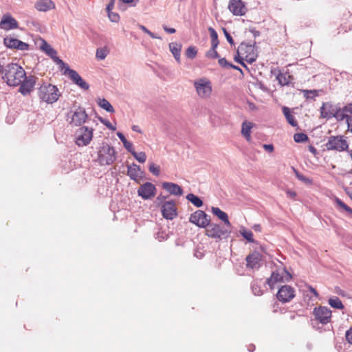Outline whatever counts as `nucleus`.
Returning <instances> with one entry per match:
<instances>
[{"label": "nucleus", "instance_id": "obj_1", "mask_svg": "<svg viewBox=\"0 0 352 352\" xmlns=\"http://www.w3.org/2000/svg\"><path fill=\"white\" fill-rule=\"evenodd\" d=\"M3 72L2 79L10 87L19 86L26 76L24 69L14 63H8L3 67Z\"/></svg>", "mask_w": 352, "mask_h": 352}, {"label": "nucleus", "instance_id": "obj_2", "mask_svg": "<svg viewBox=\"0 0 352 352\" xmlns=\"http://www.w3.org/2000/svg\"><path fill=\"white\" fill-rule=\"evenodd\" d=\"M72 120L70 124L74 126H81L82 124H85L80 129L84 132H94L96 130L95 128L98 125V123L95 120L88 119V116L84 108L78 107L74 111H71Z\"/></svg>", "mask_w": 352, "mask_h": 352}, {"label": "nucleus", "instance_id": "obj_3", "mask_svg": "<svg viewBox=\"0 0 352 352\" xmlns=\"http://www.w3.org/2000/svg\"><path fill=\"white\" fill-rule=\"evenodd\" d=\"M60 96L57 87L48 82H43L38 89V98L47 104L56 102Z\"/></svg>", "mask_w": 352, "mask_h": 352}, {"label": "nucleus", "instance_id": "obj_4", "mask_svg": "<svg viewBox=\"0 0 352 352\" xmlns=\"http://www.w3.org/2000/svg\"><path fill=\"white\" fill-rule=\"evenodd\" d=\"M117 158L114 148L102 142L98 151V162L100 166L111 165Z\"/></svg>", "mask_w": 352, "mask_h": 352}, {"label": "nucleus", "instance_id": "obj_5", "mask_svg": "<svg viewBox=\"0 0 352 352\" xmlns=\"http://www.w3.org/2000/svg\"><path fill=\"white\" fill-rule=\"evenodd\" d=\"M206 228V235L212 239L228 238L231 233V228L226 227V226H221L217 223H209Z\"/></svg>", "mask_w": 352, "mask_h": 352}, {"label": "nucleus", "instance_id": "obj_6", "mask_svg": "<svg viewBox=\"0 0 352 352\" xmlns=\"http://www.w3.org/2000/svg\"><path fill=\"white\" fill-rule=\"evenodd\" d=\"M325 146L327 150H335L339 152L346 151L349 148L346 140L342 135L330 137Z\"/></svg>", "mask_w": 352, "mask_h": 352}, {"label": "nucleus", "instance_id": "obj_7", "mask_svg": "<svg viewBox=\"0 0 352 352\" xmlns=\"http://www.w3.org/2000/svg\"><path fill=\"white\" fill-rule=\"evenodd\" d=\"M194 86L198 96L202 98H208L212 92V86L210 80L206 78H200L195 81Z\"/></svg>", "mask_w": 352, "mask_h": 352}, {"label": "nucleus", "instance_id": "obj_8", "mask_svg": "<svg viewBox=\"0 0 352 352\" xmlns=\"http://www.w3.org/2000/svg\"><path fill=\"white\" fill-rule=\"evenodd\" d=\"M61 70L63 71V74H67L70 79L78 86H79L81 89L84 90H87L89 88V85L87 82H86L81 76L74 69L69 68L67 64L65 63V66H62L60 67Z\"/></svg>", "mask_w": 352, "mask_h": 352}, {"label": "nucleus", "instance_id": "obj_9", "mask_svg": "<svg viewBox=\"0 0 352 352\" xmlns=\"http://www.w3.org/2000/svg\"><path fill=\"white\" fill-rule=\"evenodd\" d=\"M256 42L252 44L241 43L238 47L237 53L245 54V60L249 63H252L256 60L257 54L255 50Z\"/></svg>", "mask_w": 352, "mask_h": 352}, {"label": "nucleus", "instance_id": "obj_10", "mask_svg": "<svg viewBox=\"0 0 352 352\" xmlns=\"http://www.w3.org/2000/svg\"><path fill=\"white\" fill-rule=\"evenodd\" d=\"M189 221L199 228H206L210 222V217L204 211L198 210L190 214Z\"/></svg>", "mask_w": 352, "mask_h": 352}, {"label": "nucleus", "instance_id": "obj_11", "mask_svg": "<svg viewBox=\"0 0 352 352\" xmlns=\"http://www.w3.org/2000/svg\"><path fill=\"white\" fill-rule=\"evenodd\" d=\"M313 315L316 320L322 324H327L330 322L331 311L326 307L320 306L314 309Z\"/></svg>", "mask_w": 352, "mask_h": 352}, {"label": "nucleus", "instance_id": "obj_12", "mask_svg": "<svg viewBox=\"0 0 352 352\" xmlns=\"http://www.w3.org/2000/svg\"><path fill=\"white\" fill-rule=\"evenodd\" d=\"M162 217L168 220H173L177 216L175 202L173 200L164 201L161 206Z\"/></svg>", "mask_w": 352, "mask_h": 352}, {"label": "nucleus", "instance_id": "obj_13", "mask_svg": "<svg viewBox=\"0 0 352 352\" xmlns=\"http://www.w3.org/2000/svg\"><path fill=\"white\" fill-rule=\"evenodd\" d=\"M37 77L33 75L25 76V78L23 79V82L20 84L19 91L23 96H28L33 91L34 86L36 82Z\"/></svg>", "mask_w": 352, "mask_h": 352}, {"label": "nucleus", "instance_id": "obj_14", "mask_svg": "<svg viewBox=\"0 0 352 352\" xmlns=\"http://www.w3.org/2000/svg\"><path fill=\"white\" fill-rule=\"evenodd\" d=\"M228 9L234 16H244L248 11L245 3L242 0H229Z\"/></svg>", "mask_w": 352, "mask_h": 352}, {"label": "nucleus", "instance_id": "obj_15", "mask_svg": "<svg viewBox=\"0 0 352 352\" xmlns=\"http://www.w3.org/2000/svg\"><path fill=\"white\" fill-rule=\"evenodd\" d=\"M295 296L294 289L289 285H283L279 288L276 297L278 300L283 303L289 302Z\"/></svg>", "mask_w": 352, "mask_h": 352}, {"label": "nucleus", "instance_id": "obj_16", "mask_svg": "<svg viewBox=\"0 0 352 352\" xmlns=\"http://www.w3.org/2000/svg\"><path fill=\"white\" fill-rule=\"evenodd\" d=\"M156 192V188L154 184L151 182H146L141 185L138 190V195L141 197L143 199L147 200L155 197Z\"/></svg>", "mask_w": 352, "mask_h": 352}, {"label": "nucleus", "instance_id": "obj_17", "mask_svg": "<svg viewBox=\"0 0 352 352\" xmlns=\"http://www.w3.org/2000/svg\"><path fill=\"white\" fill-rule=\"evenodd\" d=\"M41 49L45 52L56 63L59 67L65 65V63L57 56V52L53 49L45 40H42L41 45Z\"/></svg>", "mask_w": 352, "mask_h": 352}, {"label": "nucleus", "instance_id": "obj_18", "mask_svg": "<svg viewBox=\"0 0 352 352\" xmlns=\"http://www.w3.org/2000/svg\"><path fill=\"white\" fill-rule=\"evenodd\" d=\"M3 43L7 47L10 49H17L25 51L28 50L29 48V45L28 43L8 36L4 38Z\"/></svg>", "mask_w": 352, "mask_h": 352}, {"label": "nucleus", "instance_id": "obj_19", "mask_svg": "<svg viewBox=\"0 0 352 352\" xmlns=\"http://www.w3.org/2000/svg\"><path fill=\"white\" fill-rule=\"evenodd\" d=\"M338 106L333 104L331 102H323L320 109L321 117L327 119L333 118Z\"/></svg>", "mask_w": 352, "mask_h": 352}, {"label": "nucleus", "instance_id": "obj_20", "mask_svg": "<svg viewBox=\"0 0 352 352\" xmlns=\"http://www.w3.org/2000/svg\"><path fill=\"white\" fill-rule=\"evenodd\" d=\"M247 267L252 270H257L261 266L262 255L258 252H254L246 257Z\"/></svg>", "mask_w": 352, "mask_h": 352}, {"label": "nucleus", "instance_id": "obj_21", "mask_svg": "<svg viewBox=\"0 0 352 352\" xmlns=\"http://www.w3.org/2000/svg\"><path fill=\"white\" fill-rule=\"evenodd\" d=\"M1 28L9 30L18 28L17 21L10 15H4L0 23Z\"/></svg>", "mask_w": 352, "mask_h": 352}, {"label": "nucleus", "instance_id": "obj_22", "mask_svg": "<svg viewBox=\"0 0 352 352\" xmlns=\"http://www.w3.org/2000/svg\"><path fill=\"white\" fill-rule=\"evenodd\" d=\"M162 188L170 195L180 196L183 194V190L181 186L173 182L162 183Z\"/></svg>", "mask_w": 352, "mask_h": 352}, {"label": "nucleus", "instance_id": "obj_23", "mask_svg": "<svg viewBox=\"0 0 352 352\" xmlns=\"http://www.w3.org/2000/svg\"><path fill=\"white\" fill-rule=\"evenodd\" d=\"M35 8L41 12H47L55 8V4L52 0H39L35 4Z\"/></svg>", "mask_w": 352, "mask_h": 352}, {"label": "nucleus", "instance_id": "obj_24", "mask_svg": "<svg viewBox=\"0 0 352 352\" xmlns=\"http://www.w3.org/2000/svg\"><path fill=\"white\" fill-rule=\"evenodd\" d=\"M140 173H142L140 166L135 163L127 166V175L131 179L137 181L138 177L140 176Z\"/></svg>", "mask_w": 352, "mask_h": 352}, {"label": "nucleus", "instance_id": "obj_25", "mask_svg": "<svg viewBox=\"0 0 352 352\" xmlns=\"http://www.w3.org/2000/svg\"><path fill=\"white\" fill-rule=\"evenodd\" d=\"M212 212L214 215L217 216L220 220L224 222L225 226L228 228H231V223L228 219L227 213L222 211L217 207H212Z\"/></svg>", "mask_w": 352, "mask_h": 352}, {"label": "nucleus", "instance_id": "obj_26", "mask_svg": "<svg viewBox=\"0 0 352 352\" xmlns=\"http://www.w3.org/2000/svg\"><path fill=\"white\" fill-rule=\"evenodd\" d=\"M283 281V276L277 271L273 272L270 278H267L265 283L269 285L270 289L274 288L275 284Z\"/></svg>", "mask_w": 352, "mask_h": 352}, {"label": "nucleus", "instance_id": "obj_27", "mask_svg": "<svg viewBox=\"0 0 352 352\" xmlns=\"http://www.w3.org/2000/svg\"><path fill=\"white\" fill-rule=\"evenodd\" d=\"M93 133H80L75 139L76 144L79 146H87L92 140Z\"/></svg>", "mask_w": 352, "mask_h": 352}, {"label": "nucleus", "instance_id": "obj_28", "mask_svg": "<svg viewBox=\"0 0 352 352\" xmlns=\"http://www.w3.org/2000/svg\"><path fill=\"white\" fill-rule=\"evenodd\" d=\"M182 44L177 42H172L169 43V49L173 54L174 58L177 63H180V53L182 50Z\"/></svg>", "mask_w": 352, "mask_h": 352}, {"label": "nucleus", "instance_id": "obj_29", "mask_svg": "<svg viewBox=\"0 0 352 352\" xmlns=\"http://www.w3.org/2000/svg\"><path fill=\"white\" fill-rule=\"evenodd\" d=\"M283 113L287 121V122L291 124L292 126H297L298 122L296 120L294 116L293 115L292 111L289 107H283L282 108Z\"/></svg>", "mask_w": 352, "mask_h": 352}, {"label": "nucleus", "instance_id": "obj_30", "mask_svg": "<svg viewBox=\"0 0 352 352\" xmlns=\"http://www.w3.org/2000/svg\"><path fill=\"white\" fill-rule=\"evenodd\" d=\"M186 199L188 200L190 202H191L195 206L197 207V208H199V207H201L204 204V202L203 201L201 200V199L192 194V193H189L186 195Z\"/></svg>", "mask_w": 352, "mask_h": 352}, {"label": "nucleus", "instance_id": "obj_31", "mask_svg": "<svg viewBox=\"0 0 352 352\" xmlns=\"http://www.w3.org/2000/svg\"><path fill=\"white\" fill-rule=\"evenodd\" d=\"M98 103L101 108L104 109L107 112L112 113L114 111V109L111 103L105 98H99Z\"/></svg>", "mask_w": 352, "mask_h": 352}, {"label": "nucleus", "instance_id": "obj_32", "mask_svg": "<svg viewBox=\"0 0 352 352\" xmlns=\"http://www.w3.org/2000/svg\"><path fill=\"white\" fill-rule=\"evenodd\" d=\"M329 304L331 307L338 309H343L344 307L342 301L340 300L338 297L336 296L333 298H330L329 299Z\"/></svg>", "mask_w": 352, "mask_h": 352}, {"label": "nucleus", "instance_id": "obj_33", "mask_svg": "<svg viewBox=\"0 0 352 352\" xmlns=\"http://www.w3.org/2000/svg\"><path fill=\"white\" fill-rule=\"evenodd\" d=\"M333 117L338 121H344L345 119L346 120L347 118H349L350 116H348L342 108L338 106V109Z\"/></svg>", "mask_w": 352, "mask_h": 352}, {"label": "nucleus", "instance_id": "obj_34", "mask_svg": "<svg viewBox=\"0 0 352 352\" xmlns=\"http://www.w3.org/2000/svg\"><path fill=\"white\" fill-rule=\"evenodd\" d=\"M116 134L118 135V136L120 138V140L122 141L124 147L129 152L131 151V150H133L134 148L133 146V144L131 142H129V141H128L126 140V138H125L124 133H116Z\"/></svg>", "mask_w": 352, "mask_h": 352}, {"label": "nucleus", "instance_id": "obj_35", "mask_svg": "<svg viewBox=\"0 0 352 352\" xmlns=\"http://www.w3.org/2000/svg\"><path fill=\"white\" fill-rule=\"evenodd\" d=\"M208 30L210 33L211 38V46L218 47L219 45V40H218V34L215 30L211 27L208 28Z\"/></svg>", "mask_w": 352, "mask_h": 352}, {"label": "nucleus", "instance_id": "obj_36", "mask_svg": "<svg viewBox=\"0 0 352 352\" xmlns=\"http://www.w3.org/2000/svg\"><path fill=\"white\" fill-rule=\"evenodd\" d=\"M129 153H131V154L134 157V158L140 163H144L146 160V155L144 152L138 153L133 148Z\"/></svg>", "mask_w": 352, "mask_h": 352}, {"label": "nucleus", "instance_id": "obj_37", "mask_svg": "<svg viewBox=\"0 0 352 352\" xmlns=\"http://www.w3.org/2000/svg\"><path fill=\"white\" fill-rule=\"evenodd\" d=\"M239 232L250 243H253L254 241L253 239V233L252 231L248 230L245 228H242Z\"/></svg>", "mask_w": 352, "mask_h": 352}, {"label": "nucleus", "instance_id": "obj_38", "mask_svg": "<svg viewBox=\"0 0 352 352\" xmlns=\"http://www.w3.org/2000/svg\"><path fill=\"white\" fill-rule=\"evenodd\" d=\"M251 288L255 296H261L263 294L261 284H259L258 281H253L251 285Z\"/></svg>", "mask_w": 352, "mask_h": 352}, {"label": "nucleus", "instance_id": "obj_39", "mask_svg": "<svg viewBox=\"0 0 352 352\" xmlns=\"http://www.w3.org/2000/svg\"><path fill=\"white\" fill-rule=\"evenodd\" d=\"M289 76H287L285 74L279 73L276 76V79L278 80L279 84L282 86L288 85L289 83Z\"/></svg>", "mask_w": 352, "mask_h": 352}, {"label": "nucleus", "instance_id": "obj_40", "mask_svg": "<svg viewBox=\"0 0 352 352\" xmlns=\"http://www.w3.org/2000/svg\"><path fill=\"white\" fill-rule=\"evenodd\" d=\"M335 202L336 204L340 206L341 208L344 210L346 212L352 215V208L348 206L345 203H344L340 199L336 197Z\"/></svg>", "mask_w": 352, "mask_h": 352}, {"label": "nucleus", "instance_id": "obj_41", "mask_svg": "<svg viewBox=\"0 0 352 352\" xmlns=\"http://www.w3.org/2000/svg\"><path fill=\"white\" fill-rule=\"evenodd\" d=\"M217 47L211 46V48L206 52V56L208 58L216 59L219 58V55L216 49Z\"/></svg>", "mask_w": 352, "mask_h": 352}, {"label": "nucleus", "instance_id": "obj_42", "mask_svg": "<svg viewBox=\"0 0 352 352\" xmlns=\"http://www.w3.org/2000/svg\"><path fill=\"white\" fill-rule=\"evenodd\" d=\"M294 140L296 142H304L308 140L307 133H294Z\"/></svg>", "mask_w": 352, "mask_h": 352}, {"label": "nucleus", "instance_id": "obj_43", "mask_svg": "<svg viewBox=\"0 0 352 352\" xmlns=\"http://www.w3.org/2000/svg\"><path fill=\"white\" fill-rule=\"evenodd\" d=\"M197 51L194 46H190L186 51V56L190 59H193L197 55Z\"/></svg>", "mask_w": 352, "mask_h": 352}, {"label": "nucleus", "instance_id": "obj_44", "mask_svg": "<svg viewBox=\"0 0 352 352\" xmlns=\"http://www.w3.org/2000/svg\"><path fill=\"white\" fill-rule=\"evenodd\" d=\"M294 172H295V175H296V177H297L299 180H300V181H302V182H303L304 183L307 184H311L312 180H311L310 178L307 177H305V175H302L301 173H300L298 171H297V170H296V169H294Z\"/></svg>", "mask_w": 352, "mask_h": 352}, {"label": "nucleus", "instance_id": "obj_45", "mask_svg": "<svg viewBox=\"0 0 352 352\" xmlns=\"http://www.w3.org/2000/svg\"><path fill=\"white\" fill-rule=\"evenodd\" d=\"M107 56V50L105 48H98L96 50V56L99 60H104Z\"/></svg>", "mask_w": 352, "mask_h": 352}, {"label": "nucleus", "instance_id": "obj_46", "mask_svg": "<svg viewBox=\"0 0 352 352\" xmlns=\"http://www.w3.org/2000/svg\"><path fill=\"white\" fill-rule=\"evenodd\" d=\"M98 119L104 125H105L107 127L108 129L111 131L116 130V123L113 124L110 122L108 120L102 118H98Z\"/></svg>", "mask_w": 352, "mask_h": 352}, {"label": "nucleus", "instance_id": "obj_47", "mask_svg": "<svg viewBox=\"0 0 352 352\" xmlns=\"http://www.w3.org/2000/svg\"><path fill=\"white\" fill-rule=\"evenodd\" d=\"M149 171L154 175L158 176L160 173V168L159 166L155 165L154 163L151 162L148 167Z\"/></svg>", "mask_w": 352, "mask_h": 352}, {"label": "nucleus", "instance_id": "obj_48", "mask_svg": "<svg viewBox=\"0 0 352 352\" xmlns=\"http://www.w3.org/2000/svg\"><path fill=\"white\" fill-rule=\"evenodd\" d=\"M318 96V91L316 89L305 91V96L307 99H314Z\"/></svg>", "mask_w": 352, "mask_h": 352}, {"label": "nucleus", "instance_id": "obj_49", "mask_svg": "<svg viewBox=\"0 0 352 352\" xmlns=\"http://www.w3.org/2000/svg\"><path fill=\"white\" fill-rule=\"evenodd\" d=\"M109 20L113 23H118L120 20V16L116 12H107Z\"/></svg>", "mask_w": 352, "mask_h": 352}, {"label": "nucleus", "instance_id": "obj_50", "mask_svg": "<svg viewBox=\"0 0 352 352\" xmlns=\"http://www.w3.org/2000/svg\"><path fill=\"white\" fill-rule=\"evenodd\" d=\"M252 128V123L249 122H243L241 132H250Z\"/></svg>", "mask_w": 352, "mask_h": 352}, {"label": "nucleus", "instance_id": "obj_51", "mask_svg": "<svg viewBox=\"0 0 352 352\" xmlns=\"http://www.w3.org/2000/svg\"><path fill=\"white\" fill-rule=\"evenodd\" d=\"M223 33H224V35L228 41V42L231 45H234V40L232 38V37L230 36V34L228 32V31L226 30V28H223Z\"/></svg>", "mask_w": 352, "mask_h": 352}, {"label": "nucleus", "instance_id": "obj_52", "mask_svg": "<svg viewBox=\"0 0 352 352\" xmlns=\"http://www.w3.org/2000/svg\"><path fill=\"white\" fill-rule=\"evenodd\" d=\"M168 236V235L167 234H166L164 232L160 231L156 234V239H157L160 241H161L167 239Z\"/></svg>", "mask_w": 352, "mask_h": 352}, {"label": "nucleus", "instance_id": "obj_53", "mask_svg": "<svg viewBox=\"0 0 352 352\" xmlns=\"http://www.w3.org/2000/svg\"><path fill=\"white\" fill-rule=\"evenodd\" d=\"M218 62H219V65L223 67L228 68L229 65H230V63H228L225 58H219Z\"/></svg>", "mask_w": 352, "mask_h": 352}, {"label": "nucleus", "instance_id": "obj_54", "mask_svg": "<svg viewBox=\"0 0 352 352\" xmlns=\"http://www.w3.org/2000/svg\"><path fill=\"white\" fill-rule=\"evenodd\" d=\"M345 123L347 124L348 129L346 132L351 131L352 132V116H350L349 118H347Z\"/></svg>", "mask_w": 352, "mask_h": 352}, {"label": "nucleus", "instance_id": "obj_55", "mask_svg": "<svg viewBox=\"0 0 352 352\" xmlns=\"http://www.w3.org/2000/svg\"><path fill=\"white\" fill-rule=\"evenodd\" d=\"M346 339L350 344H352V328L346 331Z\"/></svg>", "mask_w": 352, "mask_h": 352}, {"label": "nucleus", "instance_id": "obj_56", "mask_svg": "<svg viewBox=\"0 0 352 352\" xmlns=\"http://www.w3.org/2000/svg\"><path fill=\"white\" fill-rule=\"evenodd\" d=\"M240 54H238L234 56V60L241 64L242 66L247 67L246 65L243 63V59L239 56Z\"/></svg>", "mask_w": 352, "mask_h": 352}, {"label": "nucleus", "instance_id": "obj_57", "mask_svg": "<svg viewBox=\"0 0 352 352\" xmlns=\"http://www.w3.org/2000/svg\"><path fill=\"white\" fill-rule=\"evenodd\" d=\"M263 147L266 151H267L269 153H272L274 151V146L272 144H265L263 145Z\"/></svg>", "mask_w": 352, "mask_h": 352}, {"label": "nucleus", "instance_id": "obj_58", "mask_svg": "<svg viewBox=\"0 0 352 352\" xmlns=\"http://www.w3.org/2000/svg\"><path fill=\"white\" fill-rule=\"evenodd\" d=\"M115 1H112L111 0H110V2L108 3L106 8L107 12H109L113 10V8H114Z\"/></svg>", "mask_w": 352, "mask_h": 352}, {"label": "nucleus", "instance_id": "obj_59", "mask_svg": "<svg viewBox=\"0 0 352 352\" xmlns=\"http://www.w3.org/2000/svg\"><path fill=\"white\" fill-rule=\"evenodd\" d=\"M342 109L346 112V113H349L352 114V102L348 104L347 105L344 107Z\"/></svg>", "mask_w": 352, "mask_h": 352}, {"label": "nucleus", "instance_id": "obj_60", "mask_svg": "<svg viewBox=\"0 0 352 352\" xmlns=\"http://www.w3.org/2000/svg\"><path fill=\"white\" fill-rule=\"evenodd\" d=\"M163 29H164V30L166 32H167V33H168V34H174V33L176 32V30H175V28H168V27H167V26H166V25H163Z\"/></svg>", "mask_w": 352, "mask_h": 352}, {"label": "nucleus", "instance_id": "obj_61", "mask_svg": "<svg viewBox=\"0 0 352 352\" xmlns=\"http://www.w3.org/2000/svg\"><path fill=\"white\" fill-rule=\"evenodd\" d=\"M250 31L254 38H256L261 34V32L258 30H256L255 28L250 29Z\"/></svg>", "mask_w": 352, "mask_h": 352}, {"label": "nucleus", "instance_id": "obj_62", "mask_svg": "<svg viewBox=\"0 0 352 352\" xmlns=\"http://www.w3.org/2000/svg\"><path fill=\"white\" fill-rule=\"evenodd\" d=\"M309 288V290L314 294V296L316 298H318L319 296V294L318 292L316 290V289H314L313 287L311 286H309L308 287Z\"/></svg>", "mask_w": 352, "mask_h": 352}, {"label": "nucleus", "instance_id": "obj_63", "mask_svg": "<svg viewBox=\"0 0 352 352\" xmlns=\"http://www.w3.org/2000/svg\"><path fill=\"white\" fill-rule=\"evenodd\" d=\"M242 135L247 142H248L249 143H252L251 133H242Z\"/></svg>", "mask_w": 352, "mask_h": 352}, {"label": "nucleus", "instance_id": "obj_64", "mask_svg": "<svg viewBox=\"0 0 352 352\" xmlns=\"http://www.w3.org/2000/svg\"><path fill=\"white\" fill-rule=\"evenodd\" d=\"M166 197L165 196H163L162 195H159L157 197V201H159L160 204H162V203H164V201H166Z\"/></svg>", "mask_w": 352, "mask_h": 352}]
</instances>
